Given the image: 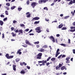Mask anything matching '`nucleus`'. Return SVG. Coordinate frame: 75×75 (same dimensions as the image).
Here are the masks:
<instances>
[{
    "instance_id": "obj_1",
    "label": "nucleus",
    "mask_w": 75,
    "mask_h": 75,
    "mask_svg": "<svg viewBox=\"0 0 75 75\" xmlns=\"http://www.w3.org/2000/svg\"><path fill=\"white\" fill-rule=\"evenodd\" d=\"M70 29L68 31L69 33L70 32H75V26L72 27L71 26L70 27Z\"/></svg>"
},
{
    "instance_id": "obj_2",
    "label": "nucleus",
    "mask_w": 75,
    "mask_h": 75,
    "mask_svg": "<svg viewBox=\"0 0 75 75\" xmlns=\"http://www.w3.org/2000/svg\"><path fill=\"white\" fill-rule=\"evenodd\" d=\"M42 53H39L37 55V59H41V57H42Z\"/></svg>"
},
{
    "instance_id": "obj_3",
    "label": "nucleus",
    "mask_w": 75,
    "mask_h": 75,
    "mask_svg": "<svg viewBox=\"0 0 75 75\" xmlns=\"http://www.w3.org/2000/svg\"><path fill=\"white\" fill-rule=\"evenodd\" d=\"M35 30H36L37 33H40L42 31V30H41V28L40 27H37L35 28Z\"/></svg>"
},
{
    "instance_id": "obj_4",
    "label": "nucleus",
    "mask_w": 75,
    "mask_h": 75,
    "mask_svg": "<svg viewBox=\"0 0 75 75\" xmlns=\"http://www.w3.org/2000/svg\"><path fill=\"white\" fill-rule=\"evenodd\" d=\"M7 59H11V58H13L14 57V56H9V54H6L5 55Z\"/></svg>"
},
{
    "instance_id": "obj_5",
    "label": "nucleus",
    "mask_w": 75,
    "mask_h": 75,
    "mask_svg": "<svg viewBox=\"0 0 75 75\" xmlns=\"http://www.w3.org/2000/svg\"><path fill=\"white\" fill-rule=\"evenodd\" d=\"M47 1H48V0H39L38 1L39 4H43V3H45Z\"/></svg>"
},
{
    "instance_id": "obj_6",
    "label": "nucleus",
    "mask_w": 75,
    "mask_h": 75,
    "mask_svg": "<svg viewBox=\"0 0 75 75\" xmlns=\"http://www.w3.org/2000/svg\"><path fill=\"white\" fill-rule=\"evenodd\" d=\"M37 5V3L36 2H33L31 4V6L33 8H34Z\"/></svg>"
},
{
    "instance_id": "obj_7",
    "label": "nucleus",
    "mask_w": 75,
    "mask_h": 75,
    "mask_svg": "<svg viewBox=\"0 0 75 75\" xmlns=\"http://www.w3.org/2000/svg\"><path fill=\"white\" fill-rule=\"evenodd\" d=\"M50 40H52L53 42H55V38H54L53 36H51L50 37Z\"/></svg>"
},
{
    "instance_id": "obj_8",
    "label": "nucleus",
    "mask_w": 75,
    "mask_h": 75,
    "mask_svg": "<svg viewBox=\"0 0 75 75\" xmlns=\"http://www.w3.org/2000/svg\"><path fill=\"white\" fill-rule=\"evenodd\" d=\"M71 59V58L70 57H67L66 59V60L67 61L66 62V63H67V64H68L69 63V59Z\"/></svg>"
},
{
    "instance_id": "obj_9",
    "label": "nucleus",
    "mask_w": 75,
    "mask_h": 75,
    "mask_svg": "<svg viewBox=\"0 0 75 75\" xmlns=\"http://www.w3.org/2000/svg\"><path fill=\"white\" fill-rule=\"evenodd\" d=\"M25 43L26 44H28L29 45H31L32 46H33V45L31 44V43H30L27 40H26L25 41Z\"/></svg>"
},
{
    "instance_id": "obj_10",
    "label": "nucleus",
    "mask_w": 75,
    "mask_h": 75,
    "mask_svg": "<svg viewBox=\"0 0 75 75\" xmlns=\"http://www.w3.org/2000/svg\"><path fill=\"white\" fill-rule=\"evenodd\" d=\"M19 33L18 35H20L21 34H23V30L22 29H20L19 30Z\"/></svg>"
},
{
    "instance_id": "obj_11",
    "label": "nucleus",
    "mask_w": 75,
    "mask_h": 75,
    "mask_svg": "<svg viewBox=\"0 0 75 75\" xmlns=\"http://www.w3.org/2000/svg\"><path fill=\"white\" fill-rule=\"evenodd\" d=\"M40 19L39 17H35L32 19V20H38Z\"/></svg>"
},
{
    "instance_id": "obj_12",
    "label": "nucleus",
    "mask_w": 75,
    "mask_h": 75,
    "mask_svg": "<svg viewBox=\"0 0 75 75\" xmlns=\"http://www.w3.org/2000/svg\"><path fill=\"white\" fill-rule=\"evenodd\" d=\"M38 51L39 52H45V50H44V49L41 48L40 50H38Z\"/></svg>"
},
{
    "instance_id": "obj_13",
    "label": "nucleus",
    "mask_w": 75,
    "mask_h": 75,
    "mask_svg": "<svg viewBox=\"0 0 75 75\" xmlns=\"http://www.w3.org/2000/svg\"><path fill=\"white\" fill-rule=\"evenodd\" d=\"M13 69L14 71H16V65L13 64Z\"/></svg>"
},
{
    "instance_id": "obj_14",
    "label": "nucleus",
    "mask_w": 75,
    "mask_h": 75,
    "mask_svg": "<svg viewBox=\"0 0 75 75\" xmlns=\"http://www.w3.org/2000/svg\"><path fill=\"white\" fill-rule=\"evenodd\" d=\"M20 51H21V50L19 49L18 50V51L17 52V54H19V55H21V54L22 52Z\"/></svg>"
},
{
    "instance_id": "obj_15",
    "label": "nucleus",
    "mask_w": 75,
    "mask_h": 75,
    "mask_svg": "<svg viewBox=\"0 0 75 75\" xmlns=\"http://www.w3.org/2000/svg\"><path fill=\"white\" fill-rule=\"evenodd\" d=\"M47 60H45L44 61V60H42V65L43 66L45 65V64L47 63Z\"/></svg>"
},
{
    "instance_id": "obj_16",
    "label": "nucleus",
    "mask_w": 75,
    "mask_h": 75,
    "mask_svg": "<svg viewBox=\"0 0 75 75\" xmlns=\"http://www.w3.org/2000/svg\"><path fill=\"white\" fill-rule=\"evenodd\" d=\"M64 25L62 24H61L60 25H59L58 28H61Z\"/></svg>"
},
{
    "instance_id": "obj_17",
    "label": "nucleus",
    "mask_w": 75,
    "mask_h": 75,
    "mask_svg": "<svg viewBox=\"0 0 75 75\" xmlns=\"http://www.w3.org/2000/svg\"><path fill=\"white\" fill-rule=\"evenodd\" d=\"M4 24V22L0 20V25H3Z\"/></svg>"
},
{
    "instance_id": "obj_18",
    "label": "nucleus",
    "mask_w": 75,
    "mask_h": 75,
    "mask_svg": "<svg viewBox=\"0 0 75 75\" xmlns=\"http://www.w3.org/2000/svg\"><path fill=\"white\" fill-rule=\"evenodd\" d=\"M22 71H21V72H20L21 74H25V71H24V70L23 69L22 70Z\"/></svg>"
},
{
    "instance_id": "obj_19",
    "label": "nucleus",
    "mask_w": 75,
    "mask_h": 75,
    "mask_svg": "<svg viewBox=\"0 0 75 75\" xmlns=\"http://www.w3.org/2000/svg\"><path fill=\"white\" fill-rule=\"evenodd\" d=\"M16 7V6H12L11 8V10H14V8H15Z\"/></svg>"
},
{
    "instance_id": "obj_20",
    "label": "nucleus",
    "mask_w": 75,
    "mask_h": 75,
    "mask_svg": "<svg viewBox=\"0 0 75 75\" xmlns=\"http://www.w3.org/2000/svg\"><path fill=\"white\" fill-rule=\"evenodd\" d=\"M59 68L60 67L59 66H57L56 67V70H59V69H60V68Z\"/></svg>"
},
{
    "instance_id": "obj_21",
    "label": "nucleus",
    "mask_w": 75,
    "mask_h": 75,
    "mask_svg": "<svg viewBox=\"0 0 75 75\" xmlns=\"http://www.w3.org/2000/svg\"><path fill=\"white\" fill-rule=\"evenodd\" d=\"M20 59L19 58H17L16 59V62H18L19 61H20Z\"/></svg>"
},
{
    "instance_id": "obj_22",
    "label": "nucleus",
    "mask_w": 75,
    "mask_h": 75,
    "mask_svg": "<svg viewBox=\"0 0 75 75\" xmlns=\"http://www.w3.org/2000/svg\"><path fill=\"white\" fill-rule=\"evenodd\" d=\"M11 34L12 35L13 37H15L16 35V34H14V33L13 32H12Z\"/></svg>"
},
{
    "instance_id": "obj_23",
    "label": "nucleus",
    "mask_w": 75,
    "mask_h": 75,
    "mask_svg": "<svg viewBox=\"0 0 75 75\" xmlns=\"http://www.w3.org/2000/svg\"><path fill=\"white\" fill-rule=\"evenodd\" d=\"M40 23V21H36L34 22V24H39Z\"/></svg>"
},
{
    "instance_id": "obj_24",
    "label": "nucleus",
    "mask_w": 75,
    "mask_h": 75,
    "mask_svg": "<svg viewBox=\"0 0 75 75\" xmlns=\"http://www.w3.org/2000/svg\"><path fill=\"white\" fill-rule=\"evenodd\" d=\"M67 28L65 27H63L61 29V30H67Z\"/></svg>"
},
{
    "instance_id": "obj_25",
    "label": "nucleus",
    "mask_w": 75,
    "mask_h": 75,
    "mask_svg": "<svg viewBox=\"0 0 75 75\" xmlns=\"http://www.w3.org/2000/svg\"><path fill=\"white\" fill-rule=\"evenodd\" d=\"M55 59H56L54 57L52 58L51 59V60L52 61H55Z\"/></svg>"
},
{
    "instance_id": "obj_26",
    "label": "nucleus",
    "mask_w": 75,
    "mask_h": 75,
    "mask_svg": "<svg viewBox=\"0 0 75 75\" xmlns=\"http://www.w3.org/2000/svg\"><path fill=\"white\" fill-rule=\"evenodd\" d=\"M39 43H40V42L38 41L37 42H34V44H39Z\"/></svg>"
},
{
    "instance_id": "obj_27",
    "label": "nucleus",
    "mask_w": 75,
    "mask_h": 75,
    "mask_svg": "<svg viewBox=\"0 0 75 75\" xmlns=\"http://www.w3.org/2000/svg\"><path fill=\"white\" fill-rule=\"evenodd\" d=\"M65 69V66H63V67L61 68V69L62 70H64V69Z\"/></svg>"
},
{
    "instance_id": "obj_28",
    "label": "nucleus",
    "mask_w": 75,
    "mask_h": 75,
    "mask_svg": "<svg viewBox=\"0 0 75 75\" xmlns=\"http://www.w3.org/2000/svg\"><path fill=\"white\" fill-rule=\"evenodd\" d=\"M42 48H47V45H45L43 46Z\"/></svg>"
},
{
    "instance_id": "obj_29",
    "label": "nucleus",
    "mask_w": 75,
    "mask_h": 75,
    "mask_svg": "<svg viewBox=\"0 0 75 75\" xmlns=\"http://www.w3.org/2000/svg\"><path fill=\"white\" fill-rule=\"evenodd\" d=\"M6 6H8V7H9L10 6V3H7L6 4Z\"/></svg>"
},
{
    "instance_id": "obj_30",
    "label": "nucleus",
    "mask_w": 75,
    "mask_h": 75,
    "mask_svg": "<svg viewBox=\"0 0 75 75\" xmlns=\"http://www.w3.org/2000/svg\"><path fill=\"white\" fill-rule=\"evenodd\" d=\"M5 14L6 15H8V12L7 11H5Z\"/></svg>"
},
{
    "instance_id": "obj_31",
    "label": "nucleus",
    "mask_w": 75,
    "mask_h": 75,
    "mask_svg": "<svg viewBox=\"0 0 75 75\" xmlns=\"http://www.w3.org/2000/svg\"><path fill=\"white\" fill-rule=\"evenodd\" d=\"M20 26L21 27H25V25L23 24H21L20 25Z\"/></svg>"
},
{
    "instance_id": "obj_32",
    "label": "nucleus",
    "mask_w": 75,
    "mask_h": 75,
    "mask_svg": "<svg viewBox=\"0 0 75 75\" xmlns=\"http://www.w3.org/2000/svg\"><path fill=\"white\" fill-rule=\"evenodd\" d=\"M43 10H46L47 11H48V8L47 7H45L43 8Z\"/></svg>"
},
{
    "instance_id": "obj_33",
    "label": "nucleus",
    "mask_w": 75,
    "mask_h": 75,
    "mask_svg": "<svg viewBox=\"0 0 75 75\" xmlns=\"http://www.w3.org/2000/svg\"><path fill=\"white\" fill-rule=\"evenodd\" d=\"M69 16H66L64 18V19H67V18H69Z\"/></svg>"
},
{
    "instance_id": "obj_34",
    "label": "nucleus",
    "mask_w": 75,
    "mask_h": 75,
    "mask_svg": "<svg viewBox=\"0 0 75 75\" xmlns=\"http://www.w3.org/2000/svg\"><path fill=\"white\" fill-rule=\"evenodd\" d=\"M7 20V17H6L5 18H4L3 19L4 21H6Z\"/></svg>"
},
{
    "instance_id": "obj_35",
    "label": "nucleus",
    "mask_w": 75,
    "mask_h": 75,
    "mask_svg": "<svg viewBox=\"0 0 75 75\" xmlns=\"http://www.w3.org/2000/svg\"><path fill=\"white\" fill-rule=\"evenodd\" d=\"M2 39L4 38V33H3L2 34Z\"/></svg>"
},
{
    "instance_id": "obj_36",
    "label": "nucleus",
    "mask_w": 75,
    "mask_h": 75,
    "mask_svg": "<svg viewBox=\"0 0 75 75\" xmlns=\"http://www.w3.org/2000/svg\"><path fill=\"white\" fill-rule=\"evenodd\" d=\"M51 58V57H49L47 59L46 61H48Z\"/></svg>"
},
{
    "instance_id": "obj_37",
    "label": "nucleus",
    "mask_w": 75,
    "mask_h": 75,
    "mask_svg": "<svg viewBox=\"0 0 75 75\" xmlns=\"http://www.w3.org/2000/svg\"><path fill=\"white\" fill-rule=\"evenodd\" d=\"M18 10L19 11H21L22 10V8H18Z\"/></svg>"
},
{
    "instance_id": "obj_38",
    "label": "nucleus",
    "mask_w": 75,
    "mask_h": 75,
    "mask_svg": "<svg viewBox=\"0 0 75 75\" xmlns=\"http://www.w3.org/2000/svg\"><path fill=\"white\" fill-rule=\"evenodd\" d=\"M73 1H70L69 2V4H73Z\"/></svg>"
},
{
    "instance_id": "obj_39",
    "label": "nucleus",
    "mask_w": 75,
    "mask_h": 75,
    "mask_svg": "<svg viewBox=\"0 0 75 75\" xmlns=\"http://www.w3.org/2000/svg\"><path fill=\"white\" fill-rule=\"evenodd\" d=\"M22 46L24 47L25 48L27 47V45H22Z\"/></svg>"
},
{
    "instance_id": "obj_40",
    "label": "nucleus",
    "mask_w": 75,
    "mask_h": 75,
    "mask_svg": "<svg viewBox=\"0 0 75 75\" xmlns=\"http://www.w3.org/2000/svg\"><path fill=\"white\" fill-rule=\"evenodd\" d=\"M26 3L28 4V5H29V4L30 3V1H29V0H28L27 1Z\"/></svg>"
},
{
    "instance_id": "obj_41",
    "label": "nucleus",
    "mask_w": 75,
    "mask_h": 75,
    "mask_svg": "<svg viewBox=\"0 0 75 75\" xmlns=\"http://www.w3.org/2000/svg\"><path fill=\"white\" fill-rule=\"evenodd\" d=\"M6 8L7 10H10V8L7 7V6H6Z\"/></svg>"
},
{
    "instance_id": "obj_42",
    "label": "nucleus",
    "mask_w": 75,
    "mask_h": 75,
    "mask_svg": "<svg viewBox=\"0 0 75 75\" xmlns=\"http://www.w3.org/2000/svg\"><path fill=\"white\" fill-rule=\"evenodd\" d=\"M71 14H72L73 16H74V14H75V13L73 12V11H71Z\"/></svg>"
},
{
    "instance_id": "obj_43",
    "label": "nucleus",
    "mask_w": 75,
    "mask_h": 75,
    "mask_svg": "<svg viewBox=\"0 0 75 75\" xmlns=\"http://www.w3.org/2000/svg\"><path fill=\"white\" fill-rule=\"evenodd\" d=\"M50 64V62H47L46 63L47 66H48Z\"/></svg>"
},
{
    "instance_id": "obj_44",
    "label": "nucleus",
    "mask_w": 75,
    "mask_h": 75,
    "mask_svg": "<svg viewBox=\"0 0 75 75\" xmlns=\"http://www.w3.org/2000/svg\"><path fill=\"white\" fill-rule=\"evenodd\" d=\"M62 54H61L57 58H58V59L60 58L61 57V56H62Z\"/></svg>"
},
{
    "instance_id": "obj_45",
    "label": "nucleus",
    "mask_w": 75,
    "mask_h": 75,
    "mask_svg": "<svg viewBox=\"0 0 75 75\" xmlns=\"http://www.w3.org/2000/svg\"><path fill=\"white\" fill-rule=\"evenodd\" d=\"M30 14H29V15H27L26 16L27 17H29L30 18Z\"/></svg>"
},
{
    "instance_id": "obj_46",
    "label": "nucleus",
    "mask_w": 75,
    "mask_h": 75,
    "mask_svg": "<svg viewBox=\"0 0 75 75\" xmlns=\"http://www.w3.org/2000/svg\"><path fill=\"white\" fill-rule=\"evenodd\" d=\"M29 31V29H26L25 30V31Z\"/></svg>"
},
{
    "instance_id": "obj_47",
    "label": "nucleus",
    "mask_w": 75,
    "mask_h": 75,
    "mask_svg": "<svg viewBox=\"0 0 75 75\" xmlns=\"http://www.w3.org/2000/svg\"><path fill=\"white\" fill-rule=\"evenodd\" d=\"M1 17H4V15L1 14L0 16Z\"/></svg>"
},
{
    "instance_id": "obj_48",
    "label": "nucleus",
    "mask_w": 75,
    "mask_h": 75,
    "mask_svg": "<svg viewBox=\"0 0 75 75\" xmlns=\"http://www.w3.org/2000/svg\"><path fill=\"white\" fill-rule=\"evenodd\" d=\"M11 30L12 31H13V30H14V27H11Z\"/></svg>"
},
{
    "instance_id": "obj_49",
    "label": "nucleus",
    "mask_w": 75,
    "mask_h": 75,
    "mask_svg": "<svg viewBox=\"0 0 75 75\" xmlns=\"http://www.w3.org/2000/svg\"><path fill=\"white\" fill-rule=\"evenodd\" d=\"M59 51V49H57L56 52L57 53H58V52Z\"/></svg>"
},
{
    "instance_id": "obj_50",
    "label": "nucleus",
    "mask_w": 75,
    "mask_h": 75,
    "mask_svg": "<svg viewBox=\"0 0 75 75\" xmlns=\"http://www.w3.org/2000/svg\"><path fill=\"white\" fill-rule=\"evenodd\" d=\"M17 23V21H13V24H14V23Z\"/></svg>"
},
{
    "instance_id": "obj_51",
    "label": "nucleus",
    "mask_w": 75,
    "mask_h": 75,
    "mask_svg": "<svg viewBox=\"0 0 75 75\" xmlns=\"http://www.w3.org/2000/svg\"><path fill=\"white\" fill-rule=\"evenodd\" d=\"M23 65H27V63H26L25 62H23Z\"/></svg>"
},
{
    "instance_id": "obj_52",
    "label": "nucleus",
    "mask_w": 75,
    "mask_h": 75,
    "mask_svg": "<svg viewBox=\"0 0 75 75\" xmlns=\"http://www.w3.org/2000/svg\"><path fill=\"white\" fill-rule=\"evenodd\" d=\"M66 57V55L64 54H63L62 56V58H64V57Z\"/></svg>"
},
{
    "instance_id": "obj_53",
    "label": "nucleus",
    "mask_w": 75,
    "mask_h": 75,
    "mask_svg": "<svg viewBox=\"0 0 75 75\" xmlns=\"http://www.w3.org/2000/svg\"><path fill=\"white\" fill-rule=\"evenodd\" d=\"M20 65H21V66H23V63H22V62H20Z\"/></svg>"
},
{
    "instance_id": "obj_54",
    "label": "nucleus",
    "mask_w": 75,
    "mask_h": 75,
    "mask_svg": "<svg viewBox=\"0 0 75 75\" xmlns=\"http://www.w3.org/2000/svg\"><path fill=\"white\" fill-rule=\"evenodd\" d=\"M15 32L16 33H19V30H18L17 29L15 31Z\"/></svg>"
},
{
    "instance_id": "obj_55",
    "label": "nucleus",
    "mask_w": 75,
    "mask_h": 75,
    "mask_svg": "<svg viewBox=\"0 0 75 75\" xmlns=\"http://www.w3.org/2000/svg\"><path fill=\"white\" fill-rule=\"evenodd\" d=\"M27 68L28 69H30V67L28 66H27Z\"/></svg>"
},
{
    "instance_id": "obj_56",
    "label": "nucleus",
    "mask_w": 75,
    "mask_h": 75,
    "mask_svg": "<svg viewBox=\"0 0 75 75\" xmlns=\"http://www.w3.org/2000/svg\"><path fill=\"white\" fill-rule=\"evenodd\" d=\"M55 4V3H53L52 4H51V6H54Z\"/></svg>"
},
{
    "instance_id": "obj_57",
    "label": "nucleus",
    "mask_w": 75,
    "mask_h": 75,
    "mask_svg": "<svg viewBox=\"0 0 75 75\" xmlns=\"http://www.w3.org/2000/svg\"><path fill=\"white\" fill-rule=\"evenodd\" d=\"M34 33H30L29 34L30 35H34Z\"/></svg>"
},
{
    "instance_id": "obj_58",
    "label": "nucleus",
    "mask_w": 75,
    "mask_h": 75,
    "mask_svg": "<svg viewBox=\"0 0 75 75\" xmlns=\"http://www.w3.org/2000/svg\"><path fill=\"white\" fill-rule=\"evenodd\" d=\"M32 31H33V30L32 29H31L30 30V31L28 32L29 33H31V32H32Z\"/></svg>"
},
{
    "instance_id": "obj_59",
    "label": "nucleus",
    "mask_w": 75,
    "mask_h": 75,
    "mask_svg": "<svg viewBox=\"0 0 75 75\" xmlns=\"http://www.w3.org/2000/svg\"><path fill=\"white\" fill-rule=\"evenodd\" d=\"M73 52L74 54H75V49L73 50Z\"/></svg>"
},
{
    "instance_id": "obj_60",
    "label": "nucleus",
    "mask_w": 75,
    "mask_h": 75,
    "mask_svg": "<svg viewBox=\"0 0 75 75\" xmlns=\"http://www.w3.org/2000/svg\"><path fill=\"white\" fill-rule=\"evenodd\" d=\"M46 31L47 32H48V33H49L50 32V31H49V29H47L46 30Z\"/></svg>"
},
{
    "instance_id": "obj_61",
    "label": "nucleus",
    "mask_w": 75,
    "mask_h": 75,
    "mask_svg": "<svg viewBox=\"0 0 75 75\" xmlns=\"http://www.w3.org/2000/svg\"><path fill=\"white\" fill-rule=\"evenodd\" d=\"M62 66V64H59V67H61Z\"/></svg>"
},
{
    "instance_id": "obj_62",
    "label": "nucleus",
    "mask_w": 75,
    "mask_h": 75,
    "mask_svg": "<svg viewBox=\"0 0 75 75\" xmlns=\"http://www.w3.org/2000/svg\"><path fill=\"white\" fill-rule=\"evenodd\" d=\"M73 25L75 26V22H73L72 23Z\"/></svg>"
},
{
    "instance_id": "obj_63",
    "label": "nucleus",
    "mask_w": 75,
    "mask_h": 75,
    "mask_svg": "<svg viewBox=\"0 0 75 75\" xmlns=\"http://www.w3.org/2000/svg\"><path fill=\"white\" fill-rule=\"evenodd\" d=\"M45 20L46 21H49V19H47V18H45Z\"/></svg>"
},
{
    "instance_id": "obj_64",
    "label": "nucleus",
    "mask_w": 75,
    "mask_h": 75,
    "mask_svg": "<svg viewBox=\"0 0 75 75\" xmlns=\"http://www.w3.org/2000/svg\"><path fill=\"white\" fill-rule=\"evenodd\" d=\"M36 47H37V48H39V47H40V45H37Z\"/></svg>"
}]
</instances>
